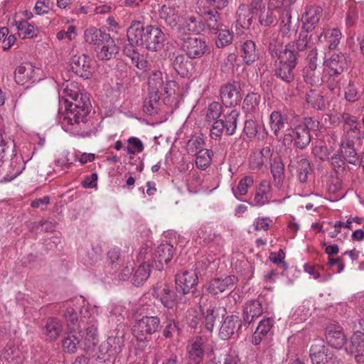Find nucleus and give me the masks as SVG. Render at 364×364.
<instances>
[{"mask_svg":"<svg viewBox=\"0 0 364 364\" xmlns=\"http://www.w3.org/2000/svg\"><path fill=\"white\" fill-rule=\"evenodd\" d=\"M312 364H333V356L328 352L321 339L314 340L309 350Z\"/></svg>","mask_w":364,"mask_h":364,"instance_id":"39448f33","label":"nucleus"},{"mask_svg":"<svg viewBox=\"0 0 364 364\" xmlns=\"http://www.w3.org/2000/svg\"><path fill=\"white\" fill-rule=\"evenodd\" d=\"M341 36V31L337 28L326 29L318 36V40L321 43H326L329 49L333 50L340 43Z\"/></svg>","mask_w":364,"mask_h":364,"instance_id":"a878e982","label":"nucleus"},{"mask_svg":"<svg viewBox=\"0 0 364 364\" xmlns=\"http://www.w3.org/2000/svg\"><path fill=\"white\" fill-rule=\"evenodd\" d=\"M272 186L269 181H262L256 190L254 200L257 205H264L270 200Z\"/></svg>","mask_w":364,"mask_h":364,"instance_id":"c756f323","label":"nucleus"},{"mask_svg":"<svg viewBox=\"0 0 364 364\" xmlns=\"http://www.w3.org/2000/svg\"><path fill=\"white\" fill-rule=\"evenodd\" d=\"M269 50L272 55H276L278 56L280 62L296 66L297 53L294 50V46L287 45L284 49L278 53L276 45L271 42L269 46Z\"/></svg>","mask_w":364,"mask_h":364,"instance_id":"aec40b11","label":"nucleus"},{"mask_svg":"<svg viewBox=\"0 0 364 364\" xmlns=\"http://www.w3.org/2000/svg\"><path fill=\"white\" fill-rule=\"evenodd\" d=\"M239 116V112L236 109H232L230 114L225 117V129L228 135H232L235 132Z\"/></svg>","mask_w":364,"mask_h":364,"instance_id":"603ef678","label":"nucleus"},{"mask_svg":"<svg viewBox=\"0 0 364 364\" xmlns=\"http://www.w3.org/2000/svg\"><path fill=\"white\" fill-rule=\"evenodd\" d=\"M241 327V321L237 316H227L220 328L219 336L223 340L230 338Z\"/></svg>","mask_w":364,"mask_h":364,"instance_id":"a211bd4d","label":"nucleus"},{"mask_svg":"<svg viewBox=\"0 0 364 364\" xmlns=\"http://www.w3.org/2000/svg\"><path fill=\"white\" fill-rule=\"evenodd\" d=\"M11 139H6L0 133V160H4L7 156H11L13 152Z\"/></svg>","mask_w":364,"mask_h":364,"instance_id":"0e129e2a","label":"nucleus"},{"mask_svg":"<svg viewBox=\"0 0 364 364\" xmlns=\"http://www.w3.org/2000/svg\"><path fill=\"white\" fill-rule=\"evenodd\" d=\"M97 336V321L91 320L85 328V335L83 336L86 348L90 349L95 346L98 341Z\"/></svg>","mask_w":364,"mask_h":364,"instance_id":"4c0bfd02","label":"nucleus"},{"mask_svg":"<svg viewBox=\"0 0 364 364\" xmlns=\"http://www.w3.org/2000/svg\"><path fill=\"white\" fill-rule=\"evenodd\" d=\"M16 26L19 36L22 38H31L36 36L34 26L30 24L27 21H16Z\"/></svg>","mask_w":364,"mask_h":364,"instance_id":"8fccbe9b","label":"nucleus"},{"mask_svg":"<svg viewBox=\"0 0 364 364\" xmlns=\"http://www.w3.org/2000/svg\"><path fill=\"white\" fill-rule=\"evenodd\" d=\"M205 28V25L200 21H198L196 18L193 16L188 17L184 19L181 29L184 33H198L203 31Z\"/></svg>","mask_w":364,"mask_h":364,"instance_id":"37998d69","label":"nucleus"},{"mask_svg":"<svg viewBox=\"0 0 364 364\" xmlns=\"http://www.w3.org/2000/svg\"><path fill=\"white\" fill-rule=\"evenodd\" d=\"M175 253L174 247L169 243L161 244L156 249L154 255V263L159 270L164 269V265L167 264L172 259Z\"/></svg>","mask_w":364,"mask_h":364,"instance_id":"dca6fc26","label":"nucleus"},{"mask_svg":"<svg viewBox=\"0 0 364 364\" xmlns=\"http://www.w3.org/2000/svg\"><path fill=\"white\" fill-rule=\"evenodd\" d=\"M91 62L90 58L85 54L75 55L70 60V68L77 75L88 79L94 70Z\"/></svg>","mask_w":364,"mask_h":364,"instance_id":"0eeeda50","label":"nucleus"},{"mask_svg":"<svg viewBox=\"0 0 364 364\" xmlns=\"http://www.w3.org/2000/svg\"><path fill=\"white\" fill-rule=\"evenodd\" d=\"M150 265L149 264L143 263L136 269L134 278L133 283L135 286L141 285L149 277Z\"/></svg>","mask_w":364,"mask_h":364,"instance_id":"5fc2aeb1","label":"nucleus"},{"mask_svg":"<svg viewBox=\"0 0 364 364\" xmlns=\"http://www.w3.org/2000/svg\"><path fill=\"white\" fill-rule=\"evenodd\" d=\"M235 281L236 277L235 276H228L223 279H214L209 282L207 290L210 294H218L230 289Z\"/></svg>","mask_w":364,"mask_h":364,"instance_id":"4be33fe9","label":"nucleus"},{"mask_svg":"<svg viewBox=\"0 0 364 364\" xmlns=\"http://www.w3.org/2000/svg\"><path fill=\"white\" fill-rule=\"evenodd\" d=\"M161 328L160 319L157 316H145L136 319L132 328V333L139 341H148L151 335Z\"/></svg>","mask_w":364,"mask_h":364,"instance_id":"20e7f679","label":"nucleus"},{"mask_svg":"<svg viewBox=\"0 0 364 364\" xmlns=\"http://www.w3.org/2000/svg\"><path fill=\"white\" fill-rule=\"evenodd\" d=\"M213 151L210 149H204L198 151L196 156V165L201 169L205 170L211 164Z\"/></svg>","mask_w":364,"mask_h":364,"instance_id":"c03bdc74","label":"nucleus"},{"mask_svg":"<svg viewBox=\"0 0 364 364\" xmlns=\"http://www.w3.org/2000/svg\"><path fill=\"white\" fill-rule=\"evenodd\" d=\"M198 282V278L195 270H183L176 276V290L182 294H187Z\"/></svg>","mask_w":364,"mask_h":364,"instance_id":"423d86ee","label":"nucleus"},{"mask_svg":"<svg viewBox=\"0 0 364 364\" xmlns=\"http://www.w3.org/2000/svg\"><path fill=\"white\" fill-rule=\"evenodd\" d=\"M203 139L199 136H192L187 143V151L189 154L195 155L199 150L203 149Z\"/></svg>","mask_w":364,"mask_h":364,"instance_id":"680f3d73","label":"nucleus"},{"mask_svg":"<svg viewBox=\"0 0 364 364\" xmlns=\"http://www.w3.org/2000/svg\"><path fill=\"white\" fill-rule=\"evenodd\" d=\"M280 33L282 36H290L291 32V16L289 10L284 9L280 14Z\"/></svg>","mask_w":364,"mask_h":364,"instance_id":"49530a36","label":"nucleus"},{"mask_svg":"<svg viewBox=\"0 0 364 364\" xmlns=\"http://www.w3.org/2000/svg\"><path fill=\"white\" fill-rule=\"evenodd\" d=\"M345 97L349 102H355L360 97L359 83L357 80H350L345 88Z\"/></svg>","mask_w":364,"mask_h":364,"instance_id":"4d7b16f0","label":"nucleus"},{"mask_svg":"<svg viewBox=\"0 0 364 364\" xmlns=\"http://www.w3.org/2000/svg\"><path fill=\"white\" fill-rule=\"evenodd\" d=\"M254 183V179L250 176H246L242 178L238 183L237 188L234 191L235 195L245 196L248 191V188H250Z\"/></svg>","mask_w":364,"mask_h":364,"instance_id":"052dcab7","label":"nucleus"},{"mask_svg":"<svg viewBox=\"0 0 364 364\" xmlns=\"http://www.w3.org/2000/svg\"><path fill=\"white\" fill-rule=\"evenodd\" d=\"M204 20L208 30L212 33H217L223 27L220 14L215 10H209L204 13Z\"/></svg>","mask_w":364,"mask_h":364,"instance_id":"e433bc0d","label":"nucleus"},{"mask_svg":"<svg viewBox=\"0 0 364 364\" xmlns=\"http://www.w3.org/2000/svg\"><path fill=\"white\" fill-rule=\"evenodd\" d=\"M183 49L191 58H200L208 50L206 42L198 37H188L183 40Z\"/></svg>","mask_w":364,"mask_h":364,"instance_id":"1a4fd4ad","label":"nucleus"},{"mask_svg":"<svg viewBox=\"0 0 364 364\" xmlns=\"http://www.w3.org/2000/svg\"><path fill=\"white\" fill-rule=\"evenodd\" d=\"M340 151L344 160L349 164H355L358 161V154L355 145L349 144V146H347V144L341 143Z\"/></svg>","mask_w":364,"mask_h":364,"instance_id":"864d4df0","label":"nucleus"},{"mask_svg":"<svg viewBox=\"0 0 364 364\" xmlns=\"http://www.w3.org/2000/svg\"><path fill=\"white\" fill-rule=\"evenodd\" d=\"M321 11L320 7L311 6L306 9L301 18L303 28L306 33H309L314 29L319 21Z\"/></svg>","mask_w":364,"mask_h":364,"instance_id":"b1692460","label":"nucleus"},{"mask_svg":"<svg viewBox=\"0 0 364 364\" xmlns=\"http://www.w3.org/2000/svg\"><path fill=\"white\" fill-rule=\"evenodd\" d=\"M344 121V130L346 132L343 139L341 143L355 145L359 144L361 139V133L358 128V123L355 119L348 114L343 115Z\"/></svg>","mask_w":364,"mask_h":364,"instance_id":"6e6552de","label":"nucleus"},{"mask_svg":"<svg viewBox=\"0 0 364 364\" xmlns=\"http://www.w3.org/2000/svg\"><path fill=\"white\" fill-rule=\"evenodd\" d=\"M220 96L223 104L229 107L237 105L242 99L237 86L232 84H228L222 87Z\"/></svg>","mask_w":364,"mask_h":364,"instance_id":"5701e85b","label":"nucleus"},{"mask_svg":"<svg viewBox=\"0 0 364 364\" xmlns=\"http://www.w3.org/2000/svg\"><path fill=\"white\" fill-rule=\"evenodd\" d=\"M263 312L262 304L257 300L247 302L243 309V321L245 323H252L255 318Z\"/></svg>","mask_w":364,"mask_h":364,"instance_id":"c85d7f7f","label":"nucleus"},{"mask_svg":"<svg viewBox=\"0 0 364 364\" xmlns=\"http://www.w3.org/2000/svg\"><path fill=\"white\" fill-rule=\"evenodd\" d=\"M288 169L292 173L295 172L301 183H305L309 174L311 172L309 160L302 156H296L291 159Z\"/></svg>","mask_w":364,"mask_h":364,"instance_id":"9d476101","label":"nucleus"},{"mask_svg":"<svg viewBox=\"0 0 364 364\" xmlns=\"http://www.w3.org/2000/svg\"><path fill=\"white\" fill-rule=\"evenodd\" d=\"M279 11L277 9L268 6L260 9L258 16L259 22L263 26H268L273 24L277 21V14Z\"/></svg>","mask_w":364,"mask_h":364,"instance_id":"a19ab883","label":"nucleus"},{"mask_svg":"<svg viewBox=\"0 0 364 364\" xmlns=\"http://www.w3.org/2000/svg\"><path fill=\"white\" fill-rule=\"evenodd\" d=\"M253 14L247 4L240 5L237 11V25L248 29L252 25Z\"/></svg>","mask_w":364,"mask_h":364,"instance_id":"f704fd0d","label":"nucleus"},{"mask_svg":"<svg viewBox=\"0 0 364 364\" xmlns=\"http://www.w3.org/2000/svg\"><path fill=\"white\" fill-rule=\"evenodd\" d=\"M287 124V118L281 112L273 111L269 117V127L274 134L278 137Z\"/></svg>","mask_w":364,"mask_h":364,"instance_id":"473e14b6","label":"nucleus"},{"mask_svg":"<svg viewBox=\"0 0 364 364\" xmlns=\"http://www.w3.org/2000/svg\"><path fill=\"white\" fill-rule=\"evenodd\" d=\"M303 77L304 81L314 86L326 84V73L322 72L318 66L304 67L303 70Z\"/></svg>","mask_w":364,"mask_h":364,"instance_id":"412c9836","label":"nucleus"},{"mask_svg":"<svg viewBox=\"0 0 364 364\" xmlns=\"http://www.w3.org/2000/svg\"><path fill=\"white\" fill-rule=\"evenodd\" d=\"M325 335L327 343L334 348L341 349L346 344L347 339L341 326H328Z\"/></svg>","mask_w":364,"mask_h":364,"instance_id":"9b49d317","label":"nucleus"},{"mask_svg":"<svg viewBox=\"0 0 364 364\" xmlns=\"http://www.w3.org/2000/svg\"><path fill=\"white\" fill-rule=\"evenodd\" d=\"M127 39L129 43L141 46L146 49L158 51L164 46L165 36L158 27H144L139 21L134 22L127 29Z\"/></svg>","mask_w":364,"mask_h":364,"instance_id":"f03ea898","label":"nucleus"},{"mask_svg":"<svg viewBox=\"0 0 364 364\" xmlns=\"http://www.w3.org/2000/svg\"><path fill=\"white\" fill-rule=\"evenodd\" d=\"M81 316L80 322H84V319L95 320V316L98 314V310L96 306H91L90 305H83L80 310Z\"/></svg>","mask_w":364,"mask_h":364,"instance_id":"69168bd1","label":"nucleus"},{"mask_svg":"<svg viewBox=\"0 0 364 364\" xmlns=\"http://www.w3.org/2000/svg\"><path fill=\"white\" fill-rule=\"evenodd\" d=\"M295 65L279 61L275 69V75L283 81L289 83L294 80V69Z\"/></svg>","mask_w":364,"mask_h":364,"instance_id":"58836bf2","label":"nucleus"},{"mask_svg":"<svg viewBox=\"0 0 364 364\" xmlns=\"http://www.w3.org/2000/svg\"><path fill=\"white\" fill-rule=\"evenodd\" d=\"M82 339L83 336L81 334V331L78 332L70 331L62 340L63 350L67 353H75Z\"/></svg>","mask_w":364,"mask_h":364,"instance_id":"bb28decb","label":"nucleus"},{"mask_svg":"<svg viewBox=\"0 0 364 364\" xmlns=\"http://www.w3.org/2000/svg\"><path fill=\"white\" fill-rule=\"evenodd\" d=\"M61 97L67 104L65 113L62 119V127L72 133L77 132L73 126L85 122L90 109V98L83 88L75 82H68L63 85Z\"/></svg>","mask_w":364,"mask_h":364,"instance_id":"f257e3e1","label":"nucleus"},{"mask_svg":"<svg viewBox=\"0 0 364 364\" xmlns=\"http://www.w3.org/2000/svg\"><path fill=\"white\" fill-rule=\"evenodd\" d=\"M159 19L167 26L174 27L179 18L177 8L173 5H163L159 10Z\"/></svg>","mask_w":364,"mask_h":364,"instance_id":"393cba45","label":"nucleus"},{"mask_svg":"<svg viewBox=\"0 0 364 364\" xmlns=\"http://www.w3.org/2000/svg\"><path fill=\"white\" fill-rule=\"evenodd\" d=\"M205 341L202 337H196L190 341L187 346L188 364H199L203 359Z\"/></svg>","mask_w":364,"mask_h":364,"instance_id":"4468645a","label":"nucleus"},{"mask_svg":"<svg viewBox=\"0 0 364 364\" xmlns=\"http://www.w3.org/2000/svg\"><path fill=\"white\" fill-rule=\"evenodd\" d=\"M272 150L270 147H263L259 152L254 153L250 158V166L252 169H257L262 166L270 159Z\"/></svg>","mask_w":364,"mask_h":364,"instance_id":"2f4dec72","label":"nucleus"},{"mask_svg":"<svg viewBox=\"0 0 364 364\" xmlns=\"http://www.w3.org/2000/svg\"><path fill=\"white\" fill-rule=\"evenodd\" d=\"M348 352L355 357L358 363L364 362V333L356 331L350 338Z\"/></svg>","mask_w":364,"mask_h":364,"instance_id":"f3484780","label":"nucleus"},{"mask_svg":"<svg viewBox=\"0 0 364 364\" xmlns=\"http://www.w3.org/2000/svg\"><path fill=\"white\" fill-rule=\"evenodd\" d=\"M154 295L166 309H173L176 304L177 295L176 292L166 284L155 288Z\"/></svg>","mask_w":364,"mask_h":364,"instance_id":"f8f14e48","label":"nucleus"},{"mask_svg":"<svg viewBox=\"0 0 364 364\" xmlns=\"http://www.w3.org/2000/svg\"><path fill=\"white\" fill-rule=\"evenodd\" d=\"M218 32V37L216 41V46L218 48H223L232 43L233 35L229 30L225 28L223 29L221 27Z\"/></svg>","mask_w":364,"mask_h":364,"instance_id":"e2e57ef3","label":"nucleus"},{"mask_svg":"<svg viewBox=\"0 0 364 364\" xmlns=\"http://www.w3.org/2000/svg\"><path fill=\"white\" fill-rule=\"evenodd\" d=\"M219 236L220 234L212 229L200 228L197 232V236L195 240L199 244L205 245L214 241Z\"/></svg>","mask_w":364,"mask_h":364,"instance_id":"de8ad7c7","label":"nucleus"},{"mask_svg":"<svg viewBox=\"0 0 364 364\" xmlns=\"http://www.w3.org/2000/svg\"><path fill=\"white\" fill-rule=\"evenodd\" d=\"M242 56L247 64L255 62L259 58L255 43L252 41H247L242 46Z\"/></svg>","mask_w":364,"mask_h":364,"instance_id":"79ce46f5","label":"nucleus"},{"mask_svg":"<svg viewBox=\"0 0 364 364\" xmlns=\"http://www.w3.org/2000/svg\"><path fill=\"white\" fill-rule=\"evenodd\" d=\"M164 85L162 73L159 70H153L148 78L149 95L151 102L159 101Z\"/></svg>","mask_w":364,"mask_h":364,"instance_id":"ddd939ff","label":"nucleus"},{"mask_svg":"<svg viewBox=\"0 0 364 364\" xmlns=\"http://www.w3.org/2000/svg\"><path fill=\"white\" fill-rule=\"evenodd\" d=\"M284 166L281 158L277 157L271 165V172L275 183L280 185L284 178Z\"/></svg>","mask_w":364,"mask_h":364,"instance_id":"3c124183","label":"nucleus"},{"mask_svg":"<svg viewBox=\"0 0 364 364\" xmlns=\"http://www.w3.org/2000/svg\"><path fill=\"white\" fill-rule=\"evenodd\" d=\"M225 311V310L224 309H222L217 307L215 304H210V306L206 309L205 311L203 312L204 325L208 331H213L215 326V323L219 318L220 311Z\"/></svg>","mask_w":364,"mask_h":364,"instance_id":"72a5a7b5","label":"nucleus"},{"mask_svg":"<svg viewBox=\"0 0 364 364\" xmlns=\"http://www.w3.org/2000/svg\"><path fill=\"white\" fill-rule=\"evenodd\" d=\"M64 317L67 321L68 328L71 331H76L80 328V320L79 321L77 313L73 308L66 310Z\"/></svg>","mask_w":364,"mask_h":364,"instance_id":"13d9d810","label":"nucleus"},{"mask_svg":"<svg viewBox=\"0 0 364 364\" xmlns=\"http://www.w3.org/2000/svg\"><path fill=\"white\" fill-rule=\"evenodd\" d=\"M105 36L110 35L94 27L87 28L84 33L85 41L90 44L96 45L97 47L104 42Z\"/></svg>","mask_w":364,"mask_h":364,"instance_id":"ea45409f","label":"nucleus"},{"mask_svg":"<svg viewBox=\"0 0 364 364\" xmlns=\"http://www.w3.org/2000/svg\"><path fill=\"white\" fill-rule=\"evenodd\" d=\"M260 96L257 93L248 94L243 101L242 109L245 112H255L259 107Z\"/></svg>","mask_w":364,"mask_h":364,"instance_id":"09e8293b","label":"nucleus"},{"mask_svg":"<svg viewBox=\"0 0 364 364\" xmlns=\"http://www.w3.org/2000/svg\"><path fill=\"white\" fill-rule=\"evenodd\" d=\"M174 70L181 75H186L188 72L190 62L186 58L181 54L175 57L172 63Z\"/></svg>","mask_w":364,"mask_h":364,"instance_id":"6e6d98bb","label":"nucleus"},{"mask_svg":"<svg viewBox=\"0 0 364 364\" xmlns=\"http://www.w3.org/2000/svg\"><path fill=\"white\" fill-rule=\"evenodd\" d=\"M222 113V106L218 102H212L208 108L206 114L207 121L211 122L220 117Z\"/></svg>","mask_w":364,"mask_h":364,"instance_id":"338daca9","label":"nucleus"},{"mask_svg":"<svg viewBox=\"0 0 364 364\" xmlns=\"http://www.w3.org/2000/svg\"><path fill=\"white\" fill-rule=\"evenodd\" d=\"M128 145L127 146V153L128 154H134L136 153H141L144 149V144L142 141L136 137H130L128 140Z\"/></svg>","mask_w":364,"mask_h":364,"instance_id":"774afa93","label":"nucleus"},{"mask_svg":"<svg viewBox=\"0 0 364 364\" xmlns=\"http://www.w3.org/2000/svg\"><path fill=\"white\" fill-rule=\"evenodd\" d=\"M62 331V323L57 318H49L43 329V334L50 340L57 339Z\"/></svg>","mask_w":364,"mask_h":364,"instance_id":"7c9ffc66","label":"nucleus"},{"mask_svg":"<svg viewBox=\"0 0 364 364\" xmlns=\"http://www.w3.org/2000/svg\"><path fill=\"white\" fill-rule=\"evenodd\" d=\"M35 67L31 63H24L18 66L14 73L16 82L24 85L34 77Z\"/></svg>","mask_w":364,"mask_h":364,"instance_id":"cd10ccee","label":"nucleus"},{"mask_svg":"<svg viewBox=\"0 0 364 364\" xmlns=\"http://www.w3.org/2000/svg\"><path fill=\"white\" fill-rule=\"evenodd\" d=\"M134 44L130 43L125 46L124 54L130 60V63L139 69H144L147 66V61L144 60V56L140 55L133 47Z\"/></svg>","mask_w":364,"mask_h":364,"instance_id":"c9c22d12","label":"nucleus"},{"mask_svg":"<svg viewBox=\"0 0 364 364\" xmlns=\"http://www.w3.org/2000/svg\"><path fill=\"white\" fill-rule=\"evenodd\" d=\"M323 72L326 73V85L333 91L339 88L341 75L348 66L347 58L343 54H333L324 62Z\"/></svg>","mask_w":364,"mask_h":364,"instance_id":"7ed1b4c3","label":"nucleus"},{"mask_svg":"<svg viewBox=\"0 0 364 364\" xmlns=\"http://www.w3.org/2000/svg\"><path fill=\"white\" fill-rule=\"evenodd\" d=\"M306 101L314 108L321 109L325 107L323 97L315 90H309L306 92Z\"/></svg>","mask_w":364,"mask_h":364,"instance_id":"a18cd8bd","label":"nucleus"},{"mask_svg":"<svg viewBox=\"0 0 364 364\" xmlns=\"http://www.w3.org/2000/svg\"><path fill=\"white\" fill-rule=\"evenodd\" d=\"M97 56L102 60H109L116 56L119 47L110 36H105V39L97 49Z\"/></svg>","mask_w":364,"mask_h":364,"instance_id":"6ab92c4d","label":"nucleus"},{"mask_svg":"<svg viewBox=\"0 0 364 364\" xmlns=\"http://www.w3.org/2000/svg\"><path fill=\"white\" fill-rule=\"evenodd\" d=\"M122 343L121 338L112 336L107 338L104 346L107 348V353L109 355H113L121 351Z\"/></svg>","mask_w":364,"mask_h":364,"instance_id":"bf43d9fd","label":"nucleus"},{"mask_svg":"<svg viewBox=\"0 0 364 364\" xmlns=\"http://www.w3.org/2000/svg\"><path fill=\"white\" fill-rule=\"evenodd\" d=\"M311 123H313L311 118H305L304 124L298 125L293 131L294 134V144L297 148L303 149L309 144L311 136L309 126Z\"/></svg>","mask_w":364,"mask_h":364,"instance_id":"2eb2a0df","label":"nucleus"}]
</instances>
